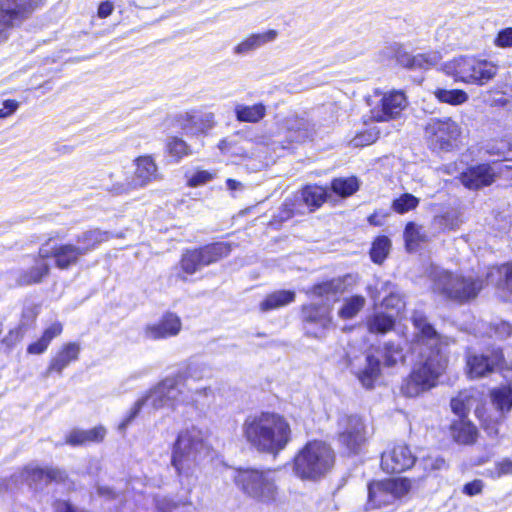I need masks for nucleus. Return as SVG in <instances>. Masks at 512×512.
<instances>
[{
    "label": "nucleus",
    "instance_id": "obj_38",
    "mask_svg": "<svg viewBox=\"0 0 512 512\" xmlns=\"http://www.w3.org/2000/svg\"><path fill=\"white\" fill-rule=\"evenodd\" d=\"M331 191L341 198H347L359 190L357 177H335L330 181Z\"/></svg>",
    "mask_w": 512,
    "mask_h": 512
},
{
    "label": "nucleus",
    "instance_id": "obj_11",
    "mask_svg": "<svg viewBox=\"0 0 512 512\" xmlns=\"http://www.w3.org/2000/svg\"><path fill=\"white\" fill-rule=\"evenodd\" d=\"M413 480L408 477L370 480L367 484V509H381L393 505L412 489Z\"/></svg>",
    "mask_w": 512,
    "mask_h": 512
},
{
    "label": "nucleus",
    "instance_id": "obj_22",
    "mask_svg": "<svg viewBox=\"0 0 512 512\" xmlns=\"http://www.w3.org/2000/svg\"><path fill=\"white\" fill-rule=\"evenodd\" d=\"M81 345L76 341L63 343L50 358L45 370L46 376H61L63 371L72 363L79 360Z\"/></svg>",
    "mask_w": 512,
    "mask_h": 512
},
{
    "label": "nucleus",
    "instance_id": "obj_47",
    "mask_svg": "<svg viewBox=\"0 0 512 512\" xmlns=\"http://www.w3.org/2000/svg\"><path fill=\"white\" fill-rule=\"evenodd\" d=\"M405 244L409 249H414L424 242L425 236L419 231L418 226L414 222H408L404 229Z\"/></svg>",
    "mask_w": 512,
    "mask_h": 512
},
{
    "label": "nucleus",
    "instance_id": "obj_52",
    "mask_svg": "<svg viewBox=\"0 0 512 512\" xmlns=\"http://www.w3.org/2000/svg\"><path fill=\"white\" fill-rule=\"evenodd\" d=\"M178 380L176 377H166L165 379L161 380L151 391L152 394L161 396L165 393L169 392L170 390H173L177 387Z\"/></svg>",
    "mask_w": 512,
    "mask_h": 512
},
{
    "label": "nucleus",
    "instance_id": "obj_13",
    "mask_svg": "<svg viewBox=\"0 0 512 512\" xmlns=\"http://www.w3.org/2000/svg\"><path fill=\"white\" fill-rule=\"evenodd\" d=\"M197 441L188 431L178 433L172 447L171 465L180 480L193 476L197 466Z\"/></svg>",
    "mask_w": 512,
    "mask_h": 512
},
{
    "label": "nucleus",
    "instance_id": "obj_39",
    "mask_svg": "<svg viewBox=\"0 0 512 512\" xmlns=\"http://www.w3.org/2000/svg\"><path fill=\"white\" fill-rule=\"evenodd\" d=\"M433 95L440 103L449 104L452 106L462 105L468 101V94L463 89H444L436 88Z\"/></svg>",
    "mask_w": 512,
    "mask_h": 512
},
{
    "label": "nucleus",
    "instance_id": "obj_34",
    "mask_svg": "<svg viewBox=\"0 0 512 512\" xmlns=\"http://www.w3.org/2000/svg\"><path fill=\"white\" fill-rule=\"evenodd\" d=\"M489 398L493 407L500 416L507 417L512 410V387L511 385H501L492 388L489 391Z\"/></svg>",
    "mask_w": 512,
    "mask_h": 512
},
{
    "label": "nucleus",
    "instance_id": "obj_36",
    "mask_svg": "<svg viewBox=\"0 0 512 512\" xmlns=\"http://www.w3.org/2000/svg\"><path fill=\"white\" fill-rule=\"evenodd\" d=\"M277 31L270 29L263 33L250 34L235 47V52L239 54L247 53L255 50L267 42L274 40L277 37Z\"/></svg>",
    "mask_w": 512,
    "mask_h": 512
},
{
    "label": "nucleus",
    "instance_id": "obj_61",
    "mask_svg": "<svg viewBox=\"0 0 512 512\" xmlns=\"http://www.w3.org/2000/svg\"><path fill=\"white\" fill-rule=\"evenodd\" d=\"M401 302V298L397 294L390 293L389 295L383 298L381 304L386 309H394L398 308Z\"/></svg>",
    "mask_w": 512,
    "mask_h": 512
},
{
    "label": "nucleus",
    "instance_id": "obj_4",
    "mask_svg": "<svg viewBox=\"0 0 512 512\" xmlns=\"http://www.w3.org/2000/svg\"><path fill=\"white\" fill-rule=\"evenodd\" d=\"M109 238L108 232L99 228L88 229L75 237V243H58L56 238L46 246L45 255L53 260V265L60 271H66L79 264L82 257L97 249Z\"/></svg>",
    "mask_w": 512,
    "mask_h": 512
},
{
    "label": "nucleus",
    "instance_id": "obj_56",
    "mask_svg": "<svg viewBox=\"0 0 512 512\" xmlns=\"http://www.w3.org/2000/svg\"><path fill=\"white\" fill-rule=\"evenodd\" d=\"M506 475H512V460L509 458H504L495 463L492 476L500 478Z\"/></svg>",
    "mask_w": 512,
    "mask_h": 512
},
{
    "label": "nucleus",
    "instance_id": "obj_32",
    "mask_svg": "<svg viewBox=\"0 0 512 512\" xmlns=\"http://www.w3.org/2000/svg\"><path fill=\"white\" fill-rule=\"evenodd\" d=\"M395 326V317L383 311L374 312L365 320V327L367 331L375 335H386L387 333L392 332L395 329Z\"/></svg>",
    "mask_w": 512,
    "mask_h": 512
},
{
    "label": "nucleus",
    "instance_id": "obj_57",
    "mask_svg": "<svg viewBox=\"0 0 512 512\" xmlns=\"http://www.w3.org/2000/svg\"><path fill=\"white\" fill-rule=\"evenodd\" d=\"M484 488V483L481 479H474L470 482H467L462 487V492L467 496H476L481 494Z\"/></svg>",
    "mask_w": 512,
    "mask_h": 512
},
{
    "label": "nucleus",
    "instance_id": "obj_1",
    "mask_svg": "<svg viewBox=\"0 0 512 512\" xmlns=\"http://www.w3.org/2000/svg\"><path fill=\"white\" fill-rule=\"evenodd\" d=\"M416 330L414 342L426 346L420 351L407 375L400 384V392L406 398H418L436 388L440 379L447 373L449 357L444 348L445 338L437 331L428 317L414 312L410 318Z\"/></svg>",
    "mask_w": 512,
    "mask_h": 512
},
{
    "label": "nucleus",
    "instance_id": "obj_50",
    "mask_svg": "<svg viewBox=\"0 0 512 512\" xmlns=\"http://www.w3.org/2000/svg\"><path fill=\"white\" fill-rule=\"evenodd\" d=\"M23 473L31 483L44 484V467L27 465L23 467Z\"/></svg>",
    "mask_w": 512,
    "mask_h": 512
},
{
    "label": "nucleus",
    "instance_id": "obj_31",
    "mask_svg": "<svg viewBox=\"0 0 512 512\" xmlns=\"http://www.w3.org/2000/svg\"><path fill=\"white\" fill-rule=\"evenodd\" d=\"M63 332V324L59 321H55L51 323L48 327H46L40 338L36 341L30 343L27 346V353L30 355H40L47 351L50 343L60 336Z\"/></svg>",
    "mask_w": 512,
    "mask_h": 512
},
{
    "label": "nucleus",
    "instance_id": "obj_33",
    "mask_svg": "<svg viewBox=\"0 0 512 512\" xmlns=\"http://www.w3.org/2000/svg\"><path fill=\"white\" fill-rule=\"evenodd\" d=\"M345 291L344 279L341 277L326 279L312 284L306 295L314 298H324L331 295L341 294Z\"/></svg>",
    "mask_w": 512,
    "mask_h": 512
},
{
    "label": "nucleus",
    "instance_id": "obj_29",
    "mask_svg": "<svg viewBox=\"0 0 512 512\" xmlns=\"http://www.w3.org/2000/svg\"><path fill=\"white\" fill-rule=\"evenodd\" d=\"M301 215H304V210L301 209V201L298 196L287 197L282 202L278 212L270 219L269 226L273 229H280L285 222Z\"/></svg>",
    "mask_w": 512,
    "mask_h": 512
},
{
    "label": "nucleus",
    "instance_id": "obj_9",
    "mask_svg": "<svg viewBox=\"0 0 512 512\" xmlns=\"http://www.w3.org/2000/svg\"><path fill=\"white\" fill-rule=\"evenodd\" d=\"M233 244L227 241H213L203 245L184 249L179 261L177 277L186 281L202 268L217 264L231 255Z\"/></svg>",
    "mask_w": 512,
    "mask_h": 512
},
{
    "label": "nucleus",
    "instance_id": "obj_64",
    "mask_svg": "<svg viewBox=\"0 0 512 512\" xmlns=\"http://www.w3.org/2000/svg\"><path fill=\"white\" fill-rule=\"evenodd\" d=\"M158 509L159 512H180V508L177 504H162Z\"/></svg>",
    "mask_w": 512,
    "mask_h": 512
},
{
    "label": "nucleus",
    "instance_id": "obj_41",
    "mask_svg": "<svg viewBox=\"0 0 512 512\" xmlns=\"http://www.w3.org/2000/svg\"><path fill=\"white\" fill-rule=\"evenodd\" d=\"M391 248V241L385 235H379L371 243L369 255L371 261L375 264H382L387 258Z\"/></svg>",
    "mask_w": 512,
    "mask_h": 512
},
{
    "label": "nucleus",
    "instance_id": "obj_5",
    "mask_svg": "<svg viewBox=\"0 0 512 512\" xmlns=\"http://www.w3.org/2000/svg\"><path fill=\"white\" fill-rule=\"evenodd\" d=\"M233 483L241 493L258 504L272 506L281 501V493L269 468L237 467Z\"/></svg>",
    "mask_w": 512,
    "mask_h": 512
},
{
    "label": "nucleus",
    "instance_id": "obj_44",
    "mask_svg": "<svg viewBox=\"0 0 512 512\" xmlns=\"http://www.w3.org/2000/svg\"><path fill=\"white\" fill-rule=\"evenodd\" d=\"M366 300L362 295H353L344 300L338 311V316L343 320L354 318L365 306Z\"/></svg>",
    "mask_w": 512,
    "mask_h": 512
},
{
    "label": "nucleus",
    "instance_id": "obj_55",
    "mask_svg": "<svg viewBox=\"0 0 512 512\" xmlns=\"http://www.w3.org/2000/svg\"><path fill=\"white\" fill-rule=\"evenodd\" d=\"M22 334L19 328L10 329L7 335L1 340V345L7 350H12L21 340Z\"/></svg>",
    "mask_w": 512,
    "mask_h": 512
},
{
    "label": "nucleus",
    "instance_id": "obj_48",
    "mask_svg": "<svg viewBox=\"0 0 512 512\" xmlns=\"http://www.w3.org/2000/svg\"><path fill=\"white\" fill-rule=\"evenodd\" d=\"M469 397L459 393L450 400L451 411L458 417L457 419L469 418Z\"/></svg>",
    "mask_w": 512,
    "mask_h": 512
},
{
    "label": "nucleus",
    "instance_id": "obj_54",
    "mask_svg": "<svg viewBox=\"0 0 512 512\" xmlns=\"http://www.w3.org/2000/svg\"><path fill=\"white\" fill-rule=\"evenodd\" d=\"M423 465L425 472L439 471L446 468V461L443 457H431L427 456L423 458Z\"/></svg>",
    "mask_w": 512,
    "mask_h": 512
},
{
    "label": "nucleus",
    "instance_id": "obj_37",
    "mask_svg": "<svg viewBox=\"0 0 512 512\" xmlns=\"http://www.w3.org/2000/svg\"><path fill=\"white\" fill-rule=\"evenodd\" d=\"M235 116L239 122L258 123L266 115V107L263 103H255L253 105H236Z\"/></svg>",
    "mask_w": 512,
    "mask_h": 512
},
{
    "label": "nucleus",
    "instance_id": "obj_27",
    "mask_svg": "<svg viewBox=\"0 0 512 512\" xmlns=\"http://www.w3.org/2000/svg\"><path fill=\"white\" fill-rule=\"evenodd\" d=\"M448 429L453 441L460 445H473L479 437L477 426L469 418L454 419Z\"/></svg>",
    "mask_w": 512,
    "mask_h": 512
},
{
    "label": "nucleus",
    "instance_id": "obj_24",
    "mask_svg": "<svg viewBox=\"0 0 512 512\" xmlns=\"http://www.w3.org/2000/svg\"><path fill=\"white\" fill-rule=\"evenodd\" d=\"M300 317L304 326H315L327 330L333 326L331 307L322 303H306L300 307Z\"/></svg>",
    "mask_w": 512,
    "mask_h": 512
},
{
    "label": "nucleus",
    "instance_id": "obj_51",
    "mask_svg": "<svg viewBox=\"0 0 512 512\" xmlns=\"http://www.w3.org/2000/svg\"><path fill=\"white\" fill-rule=\"evenodd\" d=\"M493 43L498 48H511L512 47V27H506L497 32Z\"/></svg>",
    "mask_w": 512,
    "mask_h": 512
},
{
    "label": "nucleus",
    "instance_id": "obj_62",
    "mask_svg": "<svg viewBox=\"0 0 512 512\" xmlns=\"http://www.w3.org/2000/svg\"><path fill=\"white\" fill-rule=\"evenodd\" d=\"M236 145V142L230 140L229 138H223L219 141L217 147L222 154H230L236 155L233 151V147Z\"/></svg>",
    "mask_w": 512,
    "mask_h": 512
},
{
    "label": "nucleus",
    "instance_id": "obj_12",
    "mask_svg": "<svg viewBox=\"0 0 512 512\" xmlns=\"http://www.w3.org/2000/svg\"><path fill=\"white\" fill-rule=\"evenodd\" d=\"M462 129L451 117L432 118L424 127V137L431 151L450 152L457 147Z\"/></svg>",
    "mask_w": 512,
    "mask_h": 512
},
{
    "label": "nucleus",
    "instance_id": "obj_2",
    "mask_svg": "<svg viewBox=\"0 0 512 512\" xmlns=\"http://www.w3.org/2000/svg\"><path fill=\"white\" fill-rule=\"evenodd\" d=\"M243 436L251 448L274 457L284 451L293 440L288 418L279 412L263 410L245 418Z\"/></svg>",
    "mask_w": 512,
    "mask_h": 512
},
{
    "label": "nucleus",
    "instance_id": "obj_42",
    "mask_svg": "<svg viewBox=\"0 0 512 512\" xmlns=\"http://www.w3.org/2000/svg\"><path fill=\"white\" fill-rule=\"evenodd\" d=\"M494 274H497L499 277L497 287L512 294V263H504L491 268L487 272L485 279L487 280Z\"/></svg>",
    "mask_w": 512,
    "mask_h": 512
},
{
    "label": "nucleus",
    "instance_id": "obj_17",
    "mask_svg": "<svg viewBox=\"0 0 512 512\" xmlns=\"http://www.w3.org/2000/svg\"><path fill=\"white\" fill-rule=\"evenodd\" d=\"M41 6L39 0H0V30L20 26Z\"/></svg>",
    "mask_w": 512,
    "mask_h": 512
},
{
    "label": "nucleus",
    "instance_id": "obj_45",
    "mask_svg": "<svg viewBox=\"0 0 512 512\" xmlns=\"http://www.w3.org/2000/svg\"><path fill=\"white\" fill-rule=\"evenodd\" d=\"M420 203V199L411 193H402L399 197L395 198L391 203V209L400 215L415 210Z\"/></svg>",
    "mask_w": 512,
    "mask_h": 512
},
{
    "label": "nucleus",
    "instance_id": "obj_53",
    "mask_svg": "<svg viewBox=\"0 0 512 512\" xmlns=\"http://www.w3.org/2000/svg\"><path fill=\"white\" fill-rule=\"evenodd\" d=\"M488 95L496 94L500 95L499 97H490L487 100H485V104L489 107H497V108H503L506 107L509 104V99L504 96V93L496 90V89H488L486 91Z\"/></svg>",
    "mask_w": 512,
    "mask_h": 512
},
{
    "label": "nucleus",
    "instance_id": "obj_16",
    "mask_svg": "<svg viewBox=\"0 0 512 512\" xmlns=\"http://www.w3.org/2000/svg\"><path fill=\"white\" fill-rule=\"evenodd\" d=\"M417 457L410 445L404 441L393 442L380 457V468L388 475L400 474L410 470L416 463Z\"/></svg>",
    "mask_w": 512,
    "mask_h": 512
},
{
    "label": "nucleus",
    "instance_id": "obj_60",
    "mask_svg": "<svg viewBox=\"0 0 512 512\" xmlns=\"http://www.w3.org/2000/svg\"><path fill=\"white\" fill-rule=\"evenodd\" d=\"M114 11V5L110 0H104L100 2L97 9V16L100 19L109 17Z\"/></svg>",
    "mask_w": 512,
    "mask_h": 512
},
{
    "label": "nucleus",
    "instance_id": "obj_14",
    "mask_svg": "<svg viewBox=\"0 0 512 512\" xmlns=\"http://www.w3.org/2000/svg\"><path fill=\"white\" fill-rule=\"evenodd\" d=\"M374 95L379 97L377 103L370 109V117L374 122L397 120L408 105L407 96L402 90H375Z\"/></svg>",
    "mask_w": 512,
    "mask_h": 512
},
{
    "label": "nucleus",
    "instance_id": "obj_28",
    "mask_svg": "<svg viewBox=\"0 0 512 512\" xmlns=\"http://www.w3.org/2000/svg\"><path fill=\"white\" fill-rule=\"evenodd\" d=\"M163 152L170 163H180L195 153L193 147L179 135H171L164 141Z\"/></svg>",
    "mask_w": 512,
    "mask_h": 512
},
{
    "label": "nucleus",
    "instance_id": "obj_43",
    "mask_svg": "<svg viewBox=\"0 0 512 512\" xmlns=\"http://www.w3.org/2000/svg\"><path fill=\"white\" fill-rule=\"evenodd\" d=\"M475 415L480 422L482 429L489 437H497L500 433V425L506 417H492L485 410L477 408Z\"/></svg>",
    "mask_w": 512,
    "mask_h": 512
},
{
    "label": "nucleus",
    "instance_id": "obj_8",
    "mask_svg": "<svg viewBox=\"0 0 512 512\" xmlns=\"http://www.w3.org/2000/svg\"><path fill=\"white\" fill-rule=\"evenodd\" d=\"M486 284L482 276L444 271L436 279L434 292L445 301L461 306L477 299Z\"/></svg>",
    "mask_w": 512,
    "mask_h": 512
},
{
    "label": "nucleus",
    "instance_id": "obj_30",
    "mask_svg": "<svg viewBox=\"0 0 512 512\" xmlns=\"http://www.w3.org/2000/svg\"><path fill=\"white\" fill-rule=\"evenodd\" d=\"M393 57L398 66L407 70L427 69L432 65L430 57L427 54L418 53L413 55L402 46L394 50Z\"/></svg>",
    "mask_w": 512,
    "mask_h": 512
},
{
    "label": "nucleus",
    "instance_id": "obj_20",
    "mask_svg": "<svg viewBox=\"0 0 512 512\" xmlns=\"http://www.w3.org/2000/svg\"><path fill=\"white\" fill-rule=\"evenodd\" d=\"M174 123L186 134L207 135L215 126L216 121L212 112L191 109L176 115Z\"/></svg>",
    "mask_w": 512,
    "mask_h": 512
},
{
    "label": "nucleus",
    "instance_id": "obj_40",
    "mask_svg": "<svg viewBox=\"0 0 512 512\" xmlns=\"http://www.w3.org/2000/svg\"><path fill=\"white\" fill-rule=\"evenodd\" d=\"M381 130L377 126L366 127L358 130L350 139V145L355 148L370 146L378 141Z\"/></svg>",
    "mask_w": 512,
    "mask_h": 512
},
{
    "label": "nucleus",
    "instance_id": "obj_10",
    "mask_svg": "<svg viewBox=\"0 0 512 512\" xmlns=\"http://www.w3.org/2000/svg\"><path fill=\"white\" fill-rule=\"evenodd\" d=\"M464 371L469 380H479L493 373L512 372V362H508L501 346L490 345L484 351H467Z\"/></svg>",
    "mask_w": 512,
    "mask_h": 512
},
{
    "label": "nucleus",
    "instance_id": "obj_6",
    "mask_svg": "<svg viewBox=\"0 0 512 512\" xmlns=\"http://www.w3.org/2000/svg\"><path fill=\"white\" fill-rule=\"evenodd\" d=\"M364 366L355 370L354 376L363 388H375L382 376V366L393 368L406 361L403 347L395 341L389 340L381 345H370L364 352Z\"/></svg>",
    "mask_w": 512,
    "mask_h": 512
},
{
    "label": "nucleus",
    "instance_id": "obj_58",
    "mask_svg": "<svg viewBox=\"0 0 512 512\" xmlns=\"http://www.w3.org/2000/svg\"><path fill=\"white\" fill-rule=\"evenodd\" d=\"M2 105L3 107L0 108V119L13 115L20 106L19 102L15 99H6L2 102Z\"/></svg>",
    "mask_w": 512,
    "mask_h": 512
},
{
    "label": "nucleus",
    "instance_id": "obj_35",
    "mask_svg": "<svg viewBox=\"0 0 512 512\" xmlns=\"http://www.w3.org/2000/svg\"><path fill=\"white\" fill-rule=\"evenodd\" d=\"M296 294L293 290H276L267 294L259 304L262 312H268L287 306L294 302Z\"/></svg>",
    "mask_w": 512,
    "mask_h": 512
},
{
    "label": "nucleus",
    "instance_id": "obj_21",
    "mask_svg": "<svg viewBox=\"0 0 512 512\" xmlns=\"http://www.w3.org/2000/svg\"><path fill=\"white\" fill-rule=\"evenodd\" d=\"M182 330L180 316L172 311L164 312L154 323H149L143 328L145 339L158 341L176 337Z\"/></svg>",
    "mask_w": 512,
    "mask_h": 512
},
{
    "label": "nucleus",
    "instance_id": "obj_46",
    "mask_svg": "<svg viewBox=\"0 0 512 512\" xmlns=\"http://www.w3.org/2000/svg\"><path fill=\"white\" fill-rule=\"evenodd\" d=\"M44 484L50 485H65L69 482V474L63 468L55 467V466H46L44 467Z\"/></svg>",
    "mask_w": 512,
    "mask_h": 512
},
{
    "label": "nucleus",
    "instance_id": "obj_23",
    "mask_svg": "<svg viewBox=\"0 0 512 512\" xmlns=\"http://www.w3.org/2000/svg\"><path fill=\"white\" fill-rule=\"evenodd\" d=\"M133 180L129 184L130 189L143 188L158 180L161 176L155 159L150 154L139 155L133 160Z\"/></svg>",
    "mask_w": 512,
    "mask_h": 512
},
{
    "label": "nucleus",
    "instance_id": "obj_25",
    "mask_svg": "<svg viewBox=\"0 0 512 512\" xmlns=\"http://www.w3.org/2000/svg\"><path fill=\"white\" fill-rule=\"evenodd\" d=\"M107 436V428L98 424L86 430L73 429L64 439V444L71 447H82L89 445L101 444Z\"/></svg>",
    "mask_w": 512,
    "mask_h": 512
},
{
    "label": "nucleus",
    "instance_id": "obj_49",
    "mask_svg": "<svg viewBox=\"0 0 512 512\" xmlns=\"http://www.w3.org/2000/svg\"><path fill=\"white\" fill-rule=\"evenodd\" d=\"M214 178V175L206 170H196L187 180V186L195 188L206 184Z\"/></svg>",
    "mask_w": 512,
    "mask_h": 512
},
{
    "label": "nucleus",
    "instance_id": "obj_15",
    "mask_svg": "<svg viewBox=\"0 0 512 512\" xmlns=\"http://www.w3.org/2000/svg\"><path fill=\"white\" fill-rule=\"evenodd\" d=\"M496 162H479L466 166L457 176L460 184L468 190L479 191L483 188L493 185L499 173L505 169H511L510 166H503L496 170L494 164Z\"/></svg>",
    "mask_w": 512,
    "mask_h": 512
},
{
    "label": "nucleus",
    "instance_id": "obj_18",
    "mask_svg": "<svg viewBox=\"0 0 512 512\" xmlns=\"http://www.w3.org/2000/svg\"><path fill=\"white\" fill-rule=\"evenodd\" d=\"M340 428L337 440L341 446L350 452L356 453L366 442V424L364 419L355 414L344 415L338 420Z\"/></svg>",
    "mask_w": 512,
    "mask_h": 512
},
{
    "label": "nucleus",
    "instance_id": "obj_59",
    "mask_svg": "<svg viewBox=\"0 0 512 512\" xmlns=\"http://www.w3.org/2000/svg\"><path fill=\"white\" fill-rule=\"evenodd\" d=\"M388 216V212L383 210H375L367 217V222L374 227L383 225L384 219Z\"/></svg>",
    "mask_w": 512,
    "mask_h": 512
},
{
    "label": "nucleus",
    "instance_id": "obj_26",
    "mask_svg": "<svg viewBox=\"0 0 512 512\" xmlns=\"http://www.w3.org/2000/svg\"><path fill=\"white\" fill-rule=\"evenodd\" d=\"M299 193L301 209L306 206L310 213L319 210L330 198L329 187L317 183L303 185Z\"/></svg>",
    "mask_w": 512,
    "mask_h": 512
},
{
    "label": "nucleus",
    "instance_id": "obj_3",
    "mask_svg": "<svg viewBox=\"0 0 512 512\" xmlns=\"http://www.w3.org/2000/svg\"><path fill=\"white\" fill-rule=\"evenodd\" d=\"M335 464V450L322 439L308 440L292 459L293 471L301 480H320L333 470Z\"/></svg>",
    "mask_w": 512,
    "mask_h": 512
},
{
    "label": "nucleus",
    "instance_id": "obj_63",
    "mask_svg": "<svg viewBox=\"0 0 512 512\" xmlns=\"http://www.w3.org/2000/svg\"><path fill=\"white\" fill-rule=\"evenodd\" d=\"M13 480H14L13 476L1 478L0 479V492L9 491Z\"/></svg>",
    "mask_w": 512,
    "mask_h": 512
},
{
    "label": "nucleus",
    "instance_id": "obj_7",
    "mask_svg": "<svg viewBox=\"0 0 512 512\" xmlns=\"http://www.w3.org/2000/svg\"><path fill=\"white\" fill-rule=\"evenodd\" d=\"M444 70L455 82L482 87L494 80L499 65L479 55H459L447 61Z\"/></svg>",
    "mask_w": 512,
    "mask_h": 512
},
{
    "label": "nucleus",
    "instance_id": "obj_19",
    "mask_svg": "<svg viewBox=\"0 0 512 512\" xmlns=\"http://www.w3.org/2000/svg\"><path fill=\"white\" fill-rule=\"evenodd\" d=\"M59 237V233L49 236L44 243L38 249L36 255L33 256V265L26 270L19 273L16 283L20 287L32 286L42 283L50 275V265L47 260L48 257L44 256L46 246H49L56 238Z\"/></svg>",
    "mask_w": 512,
    "mask_h": 512
}]
</instances>
